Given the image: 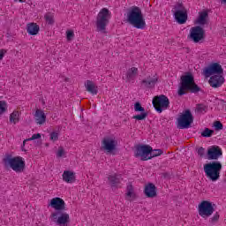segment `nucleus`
Instances as JSON below:
<instances>
[{"label":"nucleus","mask_w":226,"mask_h":226,"mask_svg":"<svg viewBox=\"0 0 226 226\" xmlns=\"http://www.w3.org/2000/svg\"><path fill=\"white\" fill-rule=\"evenodd\" d=\"M201 89L195 84V78L190 72L185 73L180 78V86L178 87V96H184L187 92L197 94Z\"/></svg>","instance_id":"1"},{"label":"nucleus","mask_w":226,"mask_h":226,"mask_svg":"<svg viewBox=\"0 0 226 226\" xmlns=\"http://www.w3.org/2000/svg\"><path fill=\"white\" fill-rule=\"evenodd\" d=\"M163 154V150L154 149L149 145H138L134 151L135 158H140L142 162H147V160H151V158H156Z\"/></svg>","instance_id":"2"},{"label":"nucleus","mask_w":226,"mask_h":226,"mask_svg":"<svg viewBox=\"0 0 226 226\" xmlns=\"http://www.w3.org/2000/svg\"><path fill=\"white\" fill-rule=\"evenodd\" d=\"M127 20L131 26L136 27V29L146 28V19L142 14V10L138 6L132 7L127 13Z\"/></svg>","instance_id":"3"},{"label":"nucleus","mask_w":226,"mask_h":226,"mask_svg":"<svg viewBox=\"0 0 226 226\" xmlns=\"http://www.w3.org/2000/svg\"><path fill=\"white\" fill-rule=\"evenodd\" d=\"M5 167H11L14 172H24L26 170V161L21 156L11 157L7 154L3 159Z\"/></svg>","instance_id":"4"},{"label":"nucleus","mask_w":226,"mask_h":226,"mask_svg":"<svg viewBox=\"0 0 226 226\" xmlns=\"http://www.w3.org/2000/svg\"><path fill=\"white\" fill-rule=\"evenodd\" d=\"M222 171V162H212L204 165V172L210 181H218Z\"/></svg>","instance_id":"5"},{"label":"nucleus","mask_w":226,"mask_h":226,"mask_svg":"<svg viewBox=\"0 0 226 226\" xmlns=\"http://www.w3.org/2000/svg\"><path fill=\"white\" fill-rule=\"evenodd\" d=\"M110 19V11L107 8H102L96 18V31L99 33H107V26H109V20Z\"/></svg>","instance_id":"6"},{"label":"nucleus","mask_w":226,"mask_h":226,"mask_svg":"<svg viewBox=\"0 0 226 226\" xmlns=\"http://www.w3.org/2000/svg\"><path fill=\"white\" fill-rule=\"evenodd\" d=\"M172 13L177 24H186V20H188V11H186L183 4H177L172 10Z\"/></svg>","instance_id":"7"},{"label":"nucleus","mask_w":226,"mask_h":226,"mask_svg":"<svg viewBox=\"0 0 226 226\" xmlns=\"http://www.w3.org/2000/svg\"><path fill=\"white\" fill-rule=\"evenodd\" d=\"M153 107L162 114L163 112V109H169L170 107V101H169V97L164 94L154 96L152 101Z\"/></svg>","instance_id":"8"},{"label":"nucleus","mask_w":226,"mask_h":226,"mask_svg":"<svg viewBox=\"0 0 226 226\" xmlns=\"http://www.w3.org/2000/svg\"><path fill=\"white\" fill-rule=\"evenodd\" d=\"M188 38L193 43H202L206 40V30L200 26H193L190 29Z\"/></svg>","instance_id":"9"},{"label":"nucleus","mask_w":226,"mask_h":226,"mask_svg":"<svg viewBox=\"0 0 226 226\" xmlns=\"http://www.w3.org/2000/svg\"><path fill=\"white\" fill-rule=\"evenodd\" d=\"M178 127L181 130H186L192 126L193 123V115L190 109H185L177 118Z\"/></svg>","instance_id":"10"},{"label":"nucleus","mask_w":226,"mask_h":226,"mask_svg":"<svg viewBox=\"0 0 226 226\" xmlns=\"http://www.w3.org/2000/svg\"><path fill=\"white\" fill-rule=\"evenodd\" d=\"M53 209H56V212L51 214V217L57 219V216L61 215V211H64L66 209V203L64 200L59 197L53 198L49 204Z\"/></svg>","instance_id":"11"},{"label":"nucleus","mask_w":226,"mask_h":226,"mask_svg":"<svg viewBox=\"0 0 226 226\" xmlns=\"http://www.w3.org/2000/svg\"><path fill=\"white\" fill-rule=\"evenodd\" d=\"M198 212L202 218H209L215 213V207L211 201L203 200L198 207Z\"/></svg>","instance_id":"12"},{"label":"nucleus","mask_w":226,"mask_h":226,"mask_svg":"<svg viewBox=\"0 0 226 226\" xmlns=\"http://www.w3.org/2000/svg\"><path fill=\"white\" fill-rule=\"evenodd\" d=\"M102 149L107 151L110 154H116L114 151L117 149V139L112 137H106L102 141Z\"/></svg>","instance_id":"13"},{"label":"nucleus","mask_w":226,"mask_h":226,"mask_svg":"<svg viewBox=\"0 0 226 226\" xmlns=\"http://www.w3.org/2000/svg\"><path fill=\"white\" fill-rule=\"evenodd\" d=\"M203 75H205L206 79L211 77V75H223V68L218 63L210 64L205 67Z\"/></svg>","instance_id":"14"},{"label":"nucleus","mask_w":226,"mask_h":226,"mask_svg":"<svg viewBox=\"0 0 226 226\" xmlns=\"http://www.w3.org/2000/svg\"><path fill=\"white\" fill-rule=\"evenodd\" d=\"M207 160H218L223 154L222 148L218 146H212L207 150Z\"/></svg>","instance_id":"15"},{"label":"nucleus","mask_w":226,"mask_h":226,"mask_svg":"<svg viewBox=\"0 0 226 226\" xmlns=\"http://www.w3.org/2000/svg\"><path fill=\"white\" fill-rule=\"evenodd\" d=\"M134 110L135 112H141V114L133 116L132 119H136V121H144V119L147 117V112L146 111V109H144L142 104H140L139 102H135Z\"/></svg>","instance_id":"16"},{"label":"nucleus","mask_w":226,"mask_h":226,"mask_svg":"<svg viewBox=\"0 0 226 226\" xmlns=\"http://www.w3.org/2000/svg\"><path fill=\"white\" fill-rule=\"evenodd\" d=\"M223 82H225V78H223L222 75L211 76L208 80V84H210L211 87H214L215 89L222 87Z\"/></svg>","instance_id":"17"},{"label":"nucleus","mask_w":226,"mask_h":226,"mask_svg":"<svg viewBox=\"0 0 226 226\" xmlns=\"http://www.w3.org/2000/svg\"><path fill=\"white\" fill-rule=\"evenodd\" d=\"M158 83V76H148L147 79H143L141 81L142 86L144 87H147V89H153Z\"/></svg>","instance_id":"18"},{"label":"nucleus","mask_w":226,"mask_h":226,"mask_svg":"<svg viewBox=\"0 0 226 226\" xmlns=\"http://www.w3.org/2000/svg\"><path fill=\"white\" fill-rule=\"evenodd\" d=\"M144 193L147 199H154L156 197V185L153 183H149L145 186Z\"/></svg>","instance_id":"19"},{"label":"nucleus","mask_w":226,"mask_h":226,"mask_svg":"<svg viewBox=\"0 0 226 226\" xmlns=\"http://www.w3.org/2000/svg\"><path fill=\"white\" fill-rule=\"evenodd\" d=\"M34 119L36 124H45L47 121V115H45V112L43 110L36 109L34 115Z\"/></svg>","instance_id":"20"},{"label":"nucleus","mask_w":226,"mask_h":226,"mask_svg":"<svg viewBox=\"0 0 226 226\" xmlns=\"http://www.w3.org/2000/svg\"><path fill=\"white\" fill-rule=\"evenodd\" d=\"M70 222V215L60 211V214L56 217V223L58 225H66Z\"/></svg>","instance_id":"21"},{"label":"nucleus","mask_w":226,"mask_h":226,"mask_svg":"<svg viewBox=\"0 0 226 226\" xmlns=\"http://www.w3.org/2000/svg\"><path fill=\"white\" fill-rule=\"evenodd\" d=\"M26 32L30 36H36L40 33V26L36 23L27 24Z\"/></svg>","instance_id":"22"},{"label":"nucleus","mask_w":226,"mask_h":226,"mask_svg":"<svg viewBox=\"0 0 226 226\" xmlns=\"http://www.w3.org/2000/svg\"><path fill=\"white\" fill-rule=\"evenodd\" d=\"M85 87L91 94H98V87L92 80H87L85 82Z\"/></svg>","instance_id":"23"},{"label":"nucleus","mask_w":226,"mask_h":226,"mask_svg":"<svg viewBox=\"0 0 226 226\" xmlns=\"http://www.w3.org/2000/svg\"><path fill=\"white\" fill-rule=\"evenodd\" d=\"M62 177H63V181H64L65 183H69V184L75 183V179H76L75 174L71 170H64L62 175Z\"/></svg>","instance_id":"24"},{"label":"nucleus","mask_w":226,"mask_h":226,"mask_svg":"<svg viewBox=\"0 0 226 226\" xmlns=\"http://www.w3.org/2000/svg\"><path fill=\"white\" fill-rule=\"evenodd\" d=\"M208 18H209V14L207 13V11H203L201 12H199V17L196 22L200 26H206V24H207Z\"/></svg>","instance_id":"25"},{"label":"nucleus","mask_w":226,"mask_h":226,"mask_svg":"<svg viewBox=\"0 0 226 226\" xmlns=\"http://www.w3.org/2000/svg\"><path fill=\"white\" fill-rule=\"evenodd\" d=\"M136 75H139V69L137 67H132L129 69L126 72L127 81L130 82V80H133Z\"/></svg>","instance_id":"26"},{"label":"nucleus","mask_w":226,"mask_h":226,"mask_svg":"<svg viewBox=\"0 0 226 226\" xmlns=\"http://www.w3.org/2000/svg\"><path fill=\"white\" fill-rule=\"evenodd\" d=\"M108 180L109 181V185L111 188H116L117 185H120L121 179L117 177V175H110L108 177Z\"/></svg>","instance_id":"27"},{"label":"nucleus","mask_w":226,"mask_h":226,"mask_svg":"<svg viewBox=\"0 0 226 226\" xmlns=\"http://www.w3.org/2000/svg\"><path fill=\"white\" fill-rule=\"evenodd\" d=\"M126 192V200H129L131 202L132 199H135V192H133V185H127Z\"/></svg>","instance_id":"28"},{"label":"nucleus","mask_w":226,"mask_h":226,"mask_svg":"<svg viewBox=\"0 0 226 226\" xmlns=\"http://www.w3.org/2000/svg\"><path fill=\"white\" fill-rule=\"evenodd\" d=\"M20 114L19 113V111H13L11 115H10V122L13 123V124H17V123H19V117Z\"/></svg>","instance_id":"29"},{"label":"nucleus","mask_w":226,"mask_h":226,"mask_svg":"<svg viewBox=\"0 0 226 226\" xmlns=\"http://www.w3.org/2000/svg\"><path fill=\"white\" fill-rule=\"evenodd\" d=\"M38 139H41V134H40V133L33 134L31 138L25 139L23 141L21 150L26 151V148H24V146H26V142H29V140H36Z\"/></svg>","instance_id":"30"},{"label":"nucleus","mask_w":226,"mask_h":226,"mask_svg":"<svg viewBox=\"0 0 226 226\" xmlns=\"http://www.w3.org/2000/svg\"><path fill=\"white\" fill-rule=\"evenodd\" d=\"M44 19L47 22V24H49V26H52L55 22L54 20V14L52 12H47L45 15H44Z\"/></svg>","instance_id":"31"},{"label":"nucleus","mask_w":226,"mask_h":226,"mask_svg":"<svg viewBox=\"0 0 226 226\" xmlns=\"http://www.w3.org/2000/svg\"><path fill=\"white\" fill-rule=\"evenodd\" d=\"M213 133H215L214 130L209 128H205V130L201 132V137L209 138L213 137Z\"/></svg>","instance_id":"32"},{"label":"nucleus","mask_w":226,"mask_h":226,"mask_svg":"<svg viewBox=\"0 0 226 226\" xmlns=\"http://www.w3.org/2000/svg\"><path fill=\"white\" fill-rule=\"evenodd\" d=\"M74 37H75V33H73V30L66 31V39L68 41H72V40H73Z\"/></svg>","instance_id":"33"},{"label":"nucleus","mask_w":226,"mask_h":226,"mask_svg":"<svg viewBox=\"0 0 226 226\" xmlns=\"http://www.w3.org/2000/svg\"><path fill=\"white\" fill-rule=\"evenodd\" d=\"M197 112H206V110H207V107H206V105L204 104H198L197 108H196Z\"/></svg>","instance_id":"34"},{"label":"nucleus","mask_w":226,"mask_h":226,"mask_svg":"<svg viewBox=\"0 0 226 226\" xmlns=\"http://www.w3.org/2000/svg\"><path fill=\"white\" fill-rule=\"evenodd\" d=\"M6 102H0V114H4V112H6Z\"/></svg>","instance_id":"35"},{"label":"nucleus","mask_w":226,"mask_h":226,"mask_svg":"<svg viewBox=\"0 0 226 226\" xmlns=\"http://www.w3.org/2000/svg\"><path fill=\"white\" fill-rule=\"evenodd\" d=\"M214 126L216 131L223 130V124H222L220 121H215L214 123Z\"/></svg>","instance_id":"36"},{"label":"nucleus","mask_w":226,"mask_h":226,"mask_svg":"<svg viewBox=\"0 0 226 226\" xmlns=\"http://www.w3.org/2000/svg\"><path fill=\"white\" fill-rule=\"evenodd\" d=\"M218 220H220V214H218V212H216L214 216L212 218H210V222L211 223H216V222H218Z\"/></svg>","instance_id":"37"},{"label":"nucleus","mask_w":226,"mask_h":226,"mask_svg":"<svg viewBox=\"0 0 226 226\" xmlns=\"http://www.w3.org/2000/svg\"><path fill=\"white\" fill-rule=\"evenodd\" d=\"M59 139V134L56 132H53L50 133V140H53V142H56Z\"/></svg>","instance_id":"38"},{"label":"nucleus","mask_w":226,"mask_h":226,"mask_svg":"<svg viewBox=\"0 0 226 226\" xmlns=\"http://www.w3.org/2000/svg\"><path fill=\"white\" fill-rule=\"evenodd\" d=\"M56 156H57V158H62V156H64V148H63V147H60L58 148V151L56 153Z\"/></svg>","instance_id":"39"},{"label":"nucleus","mask_w":226,"mask_h":226,"mask_svg":"<svg viewBox=\"0 0 226 226\" xmlns=\"http://www.w3.org/2000/svg\"><path fill=\"white\" fill-rule=\"evenodd\" d=\"M199 156H204V153H206V149L204 147H200L197 151Z\"/></svg>","instance_id":"40"},{"label":"nucleus","mask_w":226,"mask_h":226,"mask_svg":"<svg viewBox=\"0 0 226 226\" xmlns=\"http://www.w3.org/2000/svg\"><path fill=\"white\" fill-rule=\"evenodd\" d=\"M8 52L6 49H0V61L3 60V57H4V54Z\"/></svg>","instance_id":"41"},{"label":"nucleus","mask_w":226,"mask_h":226,"mask_svg":"<svg viewBox=\"0 0 226 226\" xmlns=\"http://www.w3.org/2000/svg\"><path fill=\"white\" fill-rule=\"evenodd\" d=\"M221 3H222V4H226V0H221Z\"/></svg>","instance_id":"42"},{"label":"nucleus","mask_w":226,"mask_h":226,"mask_svg":"<svg viewBox=\"0 0 226 226\" xmlns=\"http://www.w3.org/2000/svg\"><path fill=\"white\" fill-rule=\"evenodd\" d=\"M19 3H24V0H19Z\"/></svg>","instance_id":"43"},{"label":"nucleus","mask_w":226,"mask_h":226,"mask_svg":"<svg viewBox=\"0 0 226 226\" xmlns=\"http://www.w3.org/2000/svg\"><path fill=\"white\" fill-rule=\"evenodd\" d=\"M164 177H167V173L164 174Z\"/></svg>","instance_id":"44"}]
</instances>
